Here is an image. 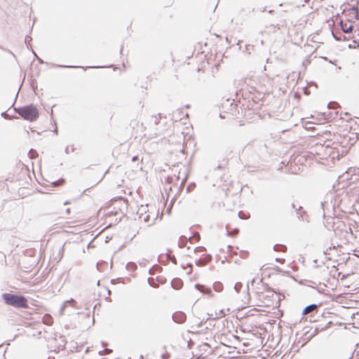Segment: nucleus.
<instances>
[{"label":"nucleus","instance_id":"nucleus-3","mask_svg":"<svg viewBox=\"0 0 359 359\" xmlns=\"http://www.w3.org/2000/svg\"><path fill=\"white\" fill-rule=\"evenodd\" d=\"M110 206L112 207L114 212V219L110 221H106L107 227L111 226L114 224H116L118 221V215L123 213V210L126 209V201L121 198L111 201Z\"/></svg>","mask_w":359,"mask_h":359},{"label":"nucleus","instance_id":"nucleus-9","mask_svg":"<svg viewBox=\"0 0 359 359\" xmlns=\"http://www.w3.org/2000/svg\"><path fill=\"white\" fill-rule=\"evenodd\" d=\"M181 266L187 275H189L192 272V264L190 262H187L185 259L182 261Z\"/></svg>","mask_w":359,"mask_h":359},{"label":"nucleus","instance_id":"nucleus-19","mask_svg":"<svg viewBox=\"0 0 359 359\" xmlns=\"http://www.w3.org/2000/svg\"><path fill=\"white\" fill-rule=\"evenodd\" d=\"M138 159L137 156H134L132 159L133 161H136Z\"/></svg>","mask_w":359,"mask_h":359},{"label":"nucleus","instance_id":"nucleus-1","mask_svg":"<svg viewBox=\"0 0 359 359\" xmlns=\"http://www.w3.org/2000/svg\"><path fill=\"white\" fill-rule=\"evenodd\" d=\"M339 132L342 135L345 136L346 133L357 134V130L359 129V118H348L346 120L345 118H341V124L339 125Z\"/></svg>","mask_w":359,"mask_h":359},{"label":"nucleus","instance_id":"nucleus-17","mask_svg":"<svg viewBox=\"0 0 359 359\" xmlns=\"http://www.w3.org/2000/svg\"><path fill=\"white\" fill-rule=\"evenodd\" d=\"M114 211H113L112 210H108L106 212H104V215L106 217V219L107 217H114Z\"/></svg>","mask_w":359,"mask_h":359},{"label":"nucleus","instance_id":"nucleus-8","mask_svg":"<svg viewBox=\"0 0 359 359\" xmlns=\"http://www.w3.org/2000/svg\"><path fill=\"white\" fill-rule=\"evenodd\" d=\"M341 29L345 33H351L353 29V25L351 22H341Z\"/></svg>","mask_w":359,"mask_h":359},{"label":"nucleus","instance_id":"nucleus-6","mask_svg":"<svg viewBox=\"0 0 359 359\" xmlns=\"http://www.w3.org/2000/svg\"><path fill=\"white\" fill-rule=\"evenodd\" d=\"M264 95L260 93H253L249 98L247 108L252 111H259L264 104Z\"/></svg>","mask_w":359,"mask_h":359},{"label":"nucleus","instance_id":"nucleus-5","mask_svg":"<svg viewBox=\"0 0 359 359\" xmlns=\"http://www.w3.org/2000/svg\"><path fill=\"white\" fill-rule=\"evenodd\" d=\"M15 111L24 119L29 121H34L39 117V111L36 107L32 104L15 109Z\"/></svg>","mask_w":359,"mask_h":359},{"label":"nucleus","instance_id":"nucleus-18","mask_svg":"<svg viewBox=\"0 0 359 359\" xmlns=\"http://www.w3.org/2000/svg\"><path fill=\"white\" fill-rule=\"evenodd\" d=\"M252 306H263L264 304H262V302H256V303H254Z\"/></svg>","mask_w":359,"mask_h":359},{"label":"nucleus","instance_id":"nucleus-2","mask_svg":"<svg viewBox=\"0 0 359 359\" xmlns=\"http://www.w3.org/2000/svg\"><path fill=\"white\" fill-rule=\"evenodd\" d=\"M2 298L8 305L15 308H28L27 299L24 296L5 293L2 295Z\"/></svg>","mask_w":359,"mask_h":359},{"label":"nucleus","instance_id":"nucleus-20","mask_svg":"<svg viewBox=\"0 0 359 359\" xmlns=\"http://www.w3.org/2000/svg\"><path fill=\"white\" fill-rule=\"evenodd\" d=\"M345 116H348V114L347 113H345Z\"/></svg>","mask_w":359,"mask_h":359},{"label":"nucleus","instance_id":"nucleus-7","mask_svg":"<svg viewBox=\"0 0 359 359\" xmlns=\"http://www.w3.org/2000/svg\"><path fill=\"white\" fill-rule=\"evenodd\" d=\"M195 287L203 294H208L209 296H212V292L210 287H208L204 285L201 284H196L195 285Z\"/></svg>","mask_w":359,"mask_h":359},{"label":"nucleus","instance_id":"nucleus-13","mask_svg":"<svg viewBox=\"0 0 359 359\" xmlns=\"http://www.w3.org/2000/svg\"><path fill=\"white\" fill-rule=\"evenodd\" d=\"M257 284V285H260L262 286V283L261 282H257L256 283L255 280H253L252 282H251V287H252V290L253 292H255L257 294H259L260 292L259 291H257L255 290V285Z\"/></svg>","mask_w":359,"mask_h":359},{"label":"nucleus","instance_id":"nucleus-15","mask_svg":"<svg viewBox=\"0 0 359 359\" xmlns=\"http://www.w3.org/2000/svg\"><path fill=\"white\" fill-rule=\"evenodd\" d=\"M53 187H58V186H61V185H63L65 184V180L63 179H60L56 182H54L52 183Z\"/></svg>","mask_w":359,"mask_h":359},{"label":"nucleus","instance_id":"nucleus-10","mask_svg":"<svg viewBox=\"0 0 359 359\" xmlns=\"http://www.w3.org/2000/svg\"><path fill=\"white\" fill-rule=\"evenodd\" d=\"M42 322L46 325H51L53 323V319L50 314H45L43 316Z\"/></svg>","mask_w":359,"mask_h":359},{"label":"nucleus","instance_id":"nucleus-16","mask_svg":"<svg viewBox=\"0 0 359 359\" xmlns=\"http://www.w3.org/2000/svg\"><path fill=\"white\" fill-rule=\"evenodd\" d=\"M172 285H175V288H180L181 285H182V282L180 280H176L172 282Z\"/></svg>","mask_w":359,"mask_h":359},{"label":"nucleus","instance_id":"nucleus-11","mask_svg":"<svg viewBox=\"0 0 359 359\" xmlns=\"http://www.w3.org/2000/svg\"><path fill=\"white\" fill-rule=\"evenodd\" d=\"M317 308L316 304H311L308 306H306L304 310L303 311V314L306 315L311 311H314Z\"/></svg>","mask_w":359,"mask_h":359},{"label":"nucleus","instance_id":"nucleus-12","mask_svg":"<svg viewBox=\"0 0 359 359\" xmlns=\"http://www.w3.org/2000/svg\"><path fill=\"white\" fill-rule=\"evenodd\" d=\"M226 230H227V232H228V235H230V236H236L239 232V230L238 229H235L231 230L230 227L229 226H226Z\"/></svg>","mask_w":359,"mask_h":359},{"label":"nucleus","instance_id":"nucleus-4","mask_svg":"<svg viewBox=\"0 0 359 359\" xmlns=\"http://www.w3.org/2000/svg\"><path fill=\"white\" fill-rule=\"evenodd\" d=\"M192 258L197 266H203L211 261V255L207 252L203 246L196 247L194 250Z\"/></svg>","mask_w":359,"mask_h":359},{"label":"nucleus","instance_id":"nucleus-14","mask_svg":"<svg viewBox=\"0 0 359 359\" xmlns=\"http://www.w3.org/2000/svg\"><path fill=\"white\" fill-rule=\"evenodd\" d=\"M213 286L216 292H220L223 287L222 285L220 283H215Z\"/></svg>","mask_w":359,"mask_h":359}]
</instances>
